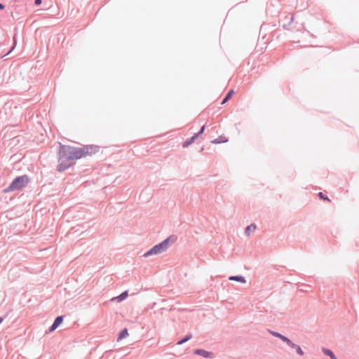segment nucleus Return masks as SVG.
I'll list each match as a JSON object with an SVG mask.
<instances>
[{"mask_svg":"<svg viewBox=\"0 0 359 359\" xmlns=\"http://www.w3.org/2000/svg\"><path fill=\"white\" fill-rule=\"evenodd\" d=\"M95 151L96 147L94 146H85L81 148L66 145L61 146L57 169L60 172L64 171L71 166L75 161L88 155H91Z\"/></svg>","mask_w":359,"mask_h":359,"instance_id":"f257e3e1","label":"nucleus"},{"mask_svg":"<svg viewBox=\"0 0 359 359\" xmlns=\"http://www.w3.org/2000/svg\"><path fill=\"white\" fill-rule=\"evenodd\" d=\"M29 182V178L26 175L20 176L16 177L12 183L9 185V187L6 189L4 191L5 193L9 191H13L16 190H19L22 187H25Z\"/></svg>","mask_w":359,"mask_h":359,"instance_id":"f03ea898","label":"nucleus"},{"mask_svg":"<svg viewBox=\"0 0 359 359\" xmlns=\"http://www.w3.org/2000/svg\"><path fill=\"white\" fill-rule=\"evenodd\" d=\"M172 237H169L162 243L153 247L146 255H156L167 249Z\"/></svg>","mask_w":359,"mask_h":359,"instance_id":"7ed1b4c3","label":"nucleus"},{"mask_svg":"<svg viewBox=\"0 0 359 359\" xmlns=\"http://www.w3.org/2000/svg\"><path fill=\"white\" fill-rule=\"evenodd\" d=\"M63 318L62 316H58L55 318L53 324L50 327V332L54 331L62 322Z\"/></svg>","mask_w":359,"mask_h":359,"instance_id":"20e7f679","label":"nucleus"},{"mask_svg":"<svg viewBox=\"0 0 359 359\" xmlns=\"http://www.w3.org/2000/svg\"><path fill=\"white\" fill-rule=\"evenodd\" d=\"M271 333L274 337H278L283 341L286 342L288 345H292V341L289 339H287L286 337L280 334V333L276 332H271Z\"/></svg>","mask_w":359,"mask_h":359,"instance_id":"39448f33","label":"nucleus"},{"mask_svg":"<svg viewBox=\"0 0 359 359\" xmlns=\"http://www.w3.org/2000/svg\"><path fill=\"white\" fill-rule=\"evenodd\" d=\"M196 355H202L204 358H210L212 356V353L203 349H197L194 351Z\"/></svg>","mask_w":359,"mask_h":359,"instance_id":"423d86ee","label":"nucleus"},{"mask_svg":"<svg viewBox=\"0 0 359 359\" xmlns=\"http://www.w3.org/2000/svg\"><path fill=\"white\" fill-rule=\"evenodd\" d=\"M198 136V134H195L193 137H191L190 139L187 140V141H185L182 146L183 147H187L189 145H190L191 144H192L194 140H196V138Z\"/></svg>","mask_w":359,"mask_h":359,"instance_id":"0eeeda50","label":"nucleus"},{"mask_svg":"<svg viewBox=\"0 0 359 359\" xmlns=\"http://www.w3.org/2000/svg\"><path fill=\"white\" fill-rule=\"evenodd\" d=\"M256 225L255 224H250L245 229V234L247 236H250L252 232H254L256 229Z\"/></svg>","mask_w":359,"mask_h":359,"instance_id":"6e6552de","label":"nucleus"},{"mask_svg":"<svg viewBox=\"0 0 359 359\" xmlns=\"http://www.w3.org/2000/svg\"><path fill=\"white\" fill-rule=\"evenodd\" d=\"M128 336V332L126 328L123 329L121 333L119 334V336L118 337V341L121 340L122 339Z\"/></svg>","mask_w":359,"mask_h":359,"instance_id":"1a4fd4ad","label":"nucleus"},{"mask_svg":"<svg viewBox=\"0 0 359 359\" xmlns=\"http://www.w3.org/2000/svg\"><path fill=\"white\" fill-rule=\"evenodd\" d=\"M234 95V90H231L225 97V98L222 102V104H225L233 95Z\"/></svg>","mask_w":359,"mask_h":359,"instance_id":"9d476101","label":"nucleus"},{"mask_svg":"<svg viewBox=\"0 0 359 359\" xmlns=\"http://www.w3.org/2000/svg\"><path fill=\"white\" fill-rule=\"evenodd\" d=\"M229 280L239 281L243 283H245V279L243 276H231L229 277Z\"/></svg>","mask_w":359,"mask_h":359,"instance_id":"9b49d317","label":"nucleus"},{"mask_svg":"<svg viewBox=\"0 0 359 359\" xmlns=\"http://www.w3.org/2000/svg\"><path fill=\"white\" fill-rule=\"evenodd\" d=\"M323 351L325 355H329L331 359H337L336 356L331 350L323 348Z\"/></svg>","mask_w":359,"mask_h":359,"instance_id":"f8f14e48","label":"nucleus"},{"mask_svg":"<svg viewBox=\"0 0 359 359\" xmlns=\"http://www.w3.org/2000/svg\"><path fill=\"white\" fill-rule=\"evenodd\" d=\"M290 346H291L292 348H294L296 349L297 352L298 354H299L300 355H304V351H302V349L300 348V346L294 344V343L292 342V345H289Z\"/></svg>","mask_w":359,"mask_h":359,"instance_id":"ddd939ff","label":"nucleus"},{"mask_svg":"<svg viewBox=\"0 0 359 359\" xmlns=\"http://www.w3.org/2000/svg\"><path fill=\"white\" fill-rule=\"evenodd\" d=\"M128 296V292L125 291L123 293H121L119 296L115 297V299H117L118 302H121L123 299H125Z\"/></svg>","mask_w":359,"mask_h":359,"instance_id":"4468645a","label":"nucleus"},{"mask_svg":"<svg viewBox=\"0 0 359 359\" xmlns=\"http://www.w3.org/2000/svg\"><path fill=\"white\" fill-rule=\"evenodd\" d=\"M191 337H192V336H191V334H189V335L187 336V337H186L185 338H184L183 339H182V340L179 341L177 342V344H178V345L182 344L183 343H184V342L187 341L188 340H189V339L191 338Z\"/></svg>","mask_w":359,"mask_h":359,"instance_id":"2eb2a0df","label":"nucleus"},{"mask_svg":"<svg viewBox=\"0 0 359 359\" xmlns=\"http://www.w3.org/2000/svg\"><path fill=\"white\" fill-rule=\"evenodd\" d=\"M318 196H319V197H320L321 199H323V200H325V201H330V200L327 197L325 196L323 194V193H322V192H319V193H318Z\"/></svg>","mask_w":359,"mask_h":359,"instance_id":"dca6fc26","label":"nucleus"},{"mask_svg":"<svg viewBox=\"0 0 359 359\" xmlns=\"http://www.w3.org/2000/svg\"><path fill=\"white\" fill-rule=\"evenodd\" d=\"M219 139L221 141V142H226L228 141L227 139H226L225 137H219Z\"/></svg>","mask_w":359,"mask_h":359,"instance_id":"f3484780","label":"nucleus"},{"mask_svg":"<svg viewBox=\"0 0 359 359\" xmlns=\"http://www.w3.org/2000/svg\"><path fill=\"white\" fill-rule=\"evenodd\" d=\"M204 130H205V126H203L201 127L200 131L197 134H198V135H199L200 134L203 133Z\"/></svg>","mask_w":359,"mask_h":359,"instance_id":"a211bd4d","label":"nucleus"},{"mask_svg":"<svg viewBox=\"0 0 359 359\" xmlns=\"http://www.w3.org/2000/svg\"><path fill=\"white\" fill-rule=\"evenodd\" d=\"M42 1L41 0H35L34 3L36 5L39 6L41 4Z\"/></svg>","mask_w":359,"mask_h":359,"instance_id":"6ab92c4d","label":"nucleus"},{"mask_svg":"<svg viewBox=\"0 0 359 359\" xmlns=\"http://www.w3.org/2000/svg\"><path fill=\"white\" fill-rule=\"evenodd\" d=\"M220 142H221V141L219 140V139H217V140H215L212 141V143H215V144H218Z\"/></svg>","mask_w":359,"mask_h":359,"instance_id":"aec40b11","label":"nucleus"},{"mask_svg":"<svg viewBox=\"0 0 359 359\" xmlns=\"http://www.w3.org/2000/svg\"><path fill=\"white\" fill-rule=\"evenodd\" d=\"M4 8H5L4 5L2 4H0V10H3V9H4Z\"/></svg>","mask_w":359,"mask_h":359,"instance_id":"412c9836","label":"nucleus"},{"mask_svg":"<svg viewBox=\"0 0 359 359\" xmlns=\"http://www.w3.org/2000/svg\"><path fill=\"white\" fill-rule=\"evenodd\" d=\"M4 320V318H0V324L3 322Z\"/></svg>","mask_w":359,"mask_h":359,"instance_id":"4be33fe9","label":"nucleus"}]
</instances>
